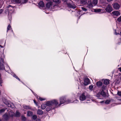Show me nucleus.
<instances>
[{
	"instance_id": "nucleus-25",
	"label": "nucleus",
	"mask_w": 121,
	"mask_h": 121,
	"mask_svg": "<svg viewBox=\"0 0 121 121\" xmlns=\"http://www.w3.org/2000/svg\"><path fill=\"white\" fill-rule=\"evenodd\" d=\"M98 0H93L92 1L93 4L94 5H96L97 4Z\"/></svg>"
},
{
	"instance_id": "nucleus-23",
	"label": "nucleus",
	"mask_w": 121,
	"mask_h": 121,
	"mask_svg": "<svg viewBox=\"0 0 121 121\" xmlns=\"http://www.w3.org/2000/svg\"><path fill=\"white\" fill-rule=\"evenodd\" d=\"M104 83L105 85H108L109 83V81L108 80L105 79L104 81Z\"/></svg>"
},
{
	"instance_id": "nucleus-31",
	"label": "nucleus",
	"mask_w": 121,
	"mask_h": 121,
	"mask_svg": "<svg viewBox=\"0 0 121 121\" xmlns=\"http://www.w3.org/2000/svg\"><path fill=\"white\" fill-rule=\"evenodd\" d=\"M13 76L16 78L18 80H19V81L21 82V80L19 79V78H18L17 77V76L15 74H14L13 75Z\"/></svg>"
},
{
	"instance_id": "nucleus-49",
	"label": "nucleus",
	"mask_w": 121,
	"mask_h": 121,
	"mask_svg": "<svg viewBox=\"0 0 121 121\" xmlns=\"http://www.w3.org/2000/svg\"><path fill=\"white\" fill-rule=\"evenodd\" d=\"M0 47L1 48H3V47L1 45H0Z\"/></svg>"
},
{
	"instance_id": "nucleus-18",
	"label": "nucleus",
	"mask_w": 121,
	"mask_h": 121,
	"mask_svg": "<svg viewBox=\"0 0 121 121\" xmlns=\"http://www.w3.org/2000/svg\"><path fill=\"white\" fill-rule=\"evenodd\" d=\"M3 117L6 120L9 118V116L7 113H5L3 116Z\"/></svg>"
},
{
	"instance_id": "nucleus-15",
	"label": "nucleus",
	"mask_w": 121,
	"mask_h": 121,
	"mask_svg": "<svg viewBox=\"0 0 121 121\" xmlns=\"http://www.w3.org/2000/svg\"><path fill=\"white\" fill-rule=\"evenodd\" d=\"M3 102L4 103V104L8 107H12V106L11 104L6 100L5 101H4Z\"/></svg>"
},
{
	"instance_id": "nucleus-24",
	"label": "nucleus",
	"mask_w": 121,
	"mask_h": 121,
	"mask_svg": "<svg viewBox=\"0 0 121 121\" xmlns=\"http://www.w3.org/2000/svg\"><path fill=\"white\" fill-rule=\"evenodd\" d=\"M100 94H101V96L102 95L103 97H105L106 96L105 93L103 90L102 91Z\"/></svg>"
},
{
	"instance_id": "nucleus-21",
	"label": "nucleus",
	"mask_w": 121,
	"mask_h": 121,
	"mask_svg": "<svg viewBox=\"0 0 121 121\" xmlns=\"http://www.w3.org/2000/svg\"><path fill=\"white\" fill-rule=\"evenodd\" d=\"M96 84L98 86H101L102 85V83L101 81H98L97 82Z\"/></svg>"
},
{
	"instance_id": "nucleus-42",
	"label": "nucleus",
	"mask_w": 121,
	"mask_h": 121,
	"mask_svg": "<svg viewBox=\"0 0 121 121\" xmlns=\"http://www.w3.org/2000/svg\"><path fill=\"white\" fill-rule=\"evenodd\" d=\"M115 34L116 35H121V32H120V33H117L116 32V31L115 32Z\"/></svg>"
},
{
	"instance_id": "nucleus-8",
	"label": "nucleus",
	"mask_w": 121,
	"mask_h": 121,
	"mask_svg": "<svg viewBox=\"0 0 121 121\" xmlns=\"http://www.w3.org/2000/svg\"><path fill=\"white\" fill-rule=\"evenodd\" d=\"M87 97L84 93L82 94L80 97V100L81 101L85 100L86 98Z\"/></svg>"
},
{
	"instance_id": "nucleus-29",
	"label": "nucleus",
	"mask_w": 121,
	"mask_h": 121,
	"mask_svg": "<svg viewBox=\"0 0 121 121\" xmlns=\"http://www.w3.org/2000/svg\"><path fill=\"white\" fill-rule=\"evenodd\" d=\"M37 116L35 115H33L32 116V119H33V120H35L37 119Z\"/></svg>"
},
{
	"instance_id": "nucleus-2",
	"label": "nucleus",
	"mask_w": 121,
	"mask_h": 121,
	"mask_svg": "<svg viewBox=\"0 0 121 121\" xmlns=\"http://www.w3.org/2000/svg\"><path fill=\"white\" fill-rule=\"evenodd\" d=\"M53 100H56L58 103V104L57 105V106L56 107H57L58 106H60L61 104H63L64 103H65L66 104H68L70 103H71L73 102L74 103H77L78 101L77 100H76L75 101H74L72 102L71 100H69V99L68 100H67L66 101L65 100V98L64 97H60V104H59V103L58 101L56 99H54Z\"/></svg>"
},
{
	"instance_id": "nucleus-52",
	"label": "nucleus",
	"mask_w": 121,
	"mask_h": 121,
	"mask_svg": "<svg viewBox=\"0 0 121 121\" xmlns=\"http://www.w3.org/2000/svg\"><path fill=\"white\" fill-rule=\"evenodd\" d=\"M120 79L121 80V76L120 77Z\"/></svg>"
},
{
	"instance_id": "nucleus-9",
	"label": "nucleus",
	"mask_w": 121,
	"mask_h": 121,
	"mask_svg": "<svg viewBox=\"0 0 121 121\" xmlns=\"http://www.w3.org/2000/svg\"><path fill=\"white\" fill-rule=\"evenodd\" d=\"M88 5L87 6V7L90 9H91L93 6V4L90 0H88Z\"/></svg>"
},
{
	"instance_id": "nucleus-30",
	"label": "nucleus",
	"mask_w": 121,
	"mask_h": 121,
	"mask_svg": "<svg viewBox=\"0 0 121 121\" xmlns=\"http://www.w3.org/2000/svg\"><path fill=\"white\" fill-rule=\"evenodd\" d=\"M111 102V100H106L105 102V104H110Z\"/></svg>"
},
{
	"instance_id": "nucleus-43",
	"label": "nucleus",
	"mask_w": 121,
	"mask_h": 121,
	"mask_svg": "<svg viewBox=\"0 0 121 121\" xmlns=\"http://www.w3.org/2000/svg\"><path fill=\"white\" fill-rule=\"evenodd\" d=\"M101 11L100 12V13H103L104 12V9H101Z\"/></svg>"
},
{
	"instance_id": "nucleus-48",
	"label": "nucleus",
	"mask_w": 121,
	"mask_h": 121,
	"mask_svg": "<svg viewBox=\"0 0 121 121\" xmlns=\"http://www.w3.org/2000/svg\"><path fill=\"white\" fill-rule=\"evenodd\" d=\"M109 2H110L112 1L113 0H107Z\"/></svg>"
},
{
	"instance_id": "nucleus-28",
	"label": "nucleus",
	"mask_w": 121,
	"mask_h": 121,
	"mask_svg": "<svg viewBox=\"0 0 121 121\" xmlns=\"http://www.w3.org/2000/svg\"><path fill=\"white\" fill-rule=\"evenodd\" d=\"M21 117L22 119L24 121H25L26 120V118L24 116L22 115Z\"/></svg>"
},
{
	"instance_id": "nucleus-19",
	"label": "nucleus",
	"mask_w": 121,
	"mask_h": 121,
	"mask_svg": "<svg viewBox=\"0 0 121 121\" xmlns=\"http://www.w3.org/2000/svg\"><path fill=\"white\" fill-rule=\"evenodd\" d=\"M9 116L12 117L14 116V113L12 111H10L9 112Z\"/></svg>"
},
{
	"instance_id": "nucleus-35",
	"label": "nucleus",
	"mask_w": 121,
	"mask_h": 121,
	"mask_svg": "<svg viewBox=\"0 0 121 121\" xmlns=\"http://www.w3.org/2000/svg\"><path fill=\"white\" fill-rule=\"evenodd\" d=\"M117 20L119 22H121V16L118 18Z\"/></svg>"
},
{
	"instance_id": "nucleus-4",
	"label": "nucleus",
	"mask_w": 121,
	"mask_h": 121,
	"mask_svg": "<svg viewBox=\"0 0 121 121\" xmlns=\"http://www.w3.org/2000/svg\"><path fill=\"white\" fill-rule=\"evenodd\" d=\"M52 2H50L47 3L46 4V7L48 8L49 9L51 7V8H55V9L57 7H58V5H54L53 6V8H52L51 7L52 6Z\"/></svg>"
},
{
	"instance_id": "nucleus-14",
	"label": "nucleus",
	"mask_w": 121,
	"mask_h": 121,
	"mask_svg": "<svg viewBox=\"0 0 121 121\" xmlns=\"http://www.w3.org/2000/svg\"><path fill=\"white\" fill-rule=\"evenodd\" d=\"M38 5L40 7H43L44 6V3L42 1H40L38 4Z\"/></svg>"
},
{
	"instance_id": "nucleus-5",
	"label": "nucleus",
	"mask_w": 121,
	"mask_h": 121,
	"mask_svg": "<svg viewBox=\"0 0 121 121\" xmlns=\"http://www.w3.org/2000/svg\"><path fill=\"white\" fill-rule=\"evenodd\" d=\"M106 11L110 13L112 10V8L110 5L109 4L107 5L105 9Z\"/></svg>"
},
{
	"instance_id": "nucleus-11",
	"label": "nucleus",
	"mask_w": 121,
	"mask_h": 121,
	"mask_svg": "<svg viewBox=\"0 0 121 121\" xmlns=\"http://www.w3.org/2000/svg\"><path fill=\"white\" fill-rule=\"evenodd\" d=\"M48 106H49L47 107L46 109V111H49L52 109H53L56 108L55 107L53 106L50 105Z\"/></svg>"
},
{
	"instance_id": "nucleus-46",
	"label": "nucleus",
	"mask_w": 121,
	"mask_h": 121,
	"mask_svg": "<svg viewBox=\"0 0 121 121\" xmlns=\"http://www.w3.org/2000/svg\"><path fill=\"white\" fill-rule=\"evenodd\" d=\"M36 121H40V119H37Z\"/></svg>"
},
{
	"instance_id": "nucleus-20",
	"label": "nucleus",
	"mask_w": 121,
	"mask_h": 121,
	"mask_svg": "<svg viewBox=\"0 0 121 121\" xmlns=\"http://www.w3.org/2000/svg\"><path fill=\"white\" fill-rule=\"evenodd\" d=\"M33 114L32 112L30 111H28L27 112V116H31Z\"/></svg>"
},
{
	"instance_id": "nucleus-44",
	"label": "nucleus",
	"mask_w": 121,
	"mask_h": 121,
	"mask_svg": "<svg viewBox=\"0 0 121 121\" xmlns=\"http://www.w3.org/2000/svg\"><path fill=\"white\" fill-rule=\"evenodd\" d=\"M3 10L2 9H0V14L1 13L3 12Z\"/></svg>"
},
{
	"instance_id": "nucleus-51",
	"label": "nucleus",
	"mask_w": 121,
	"mask_h": 121,
	"mask_svg": "<svg viewBox=\"0 0 121 121\" xmlns=\"http://www.w3.org/2000/svg\"><path fill=\"white\" fill-rule=\"evenodd\" d=\"M7 67H8V68H9V67L8 66H7Z\"/></svg>"
},
{
	"instance_id": "nucleus-16",
	"label": "nucleus",
	"mask_w": 121,
	"mask_h": 121,
	"mask_svg": "<svg viewBox=\"0 0 121 121\" xmlns=\"http://www.w3.org/2000/svg\"><path fill=\"white\" fill-rule=\"evenodd\" d=\"M20 113L17 110L16 111L15 113H14L15 116L18 117L20 116Z\"/></svg>"
},
{
	"instance_id": "nucleus-33",
	"label": "nucleus",
	"mask_w": 121,
	"mask_h": 121,
	"mask_svg": "<svg viewBox=\"0 0 121 121\" xmlns=\"http://www.w3.org/2000/svg\"><path fill=\"white\" fill-rule=\"evenodd\" d=\"M11 29V27L10 25H9L7 27V32H8V31L9 30Z\"/></svg>"
},
{
	"instance_id": "nucleus-45",
	"label": "nucleus",
	"mask_w": 121,
	"mask_h": 121,
	"mask_svg": "<svg viewBox=\"0 0 121 121\" xmlns=\"http://www.w3.org/2000/svg\"><path fill=\"white\" fill-rule=\"evenodd\" d=\"M118 69L119 71L121 72V67L118 68Z\"/></svg>"
},
{
	"instance_id": "nucleus-36",
	"label": "nucleus",
	"mask_w": 121,
	"mask_h": 121,
	"mask_svg": "<svg viewBox=\"0 0 121 121\" xmlns=\"http://www.w3.org/2000/svg\"><path fill=\"white\" fill-rule=\"evenodd\" d=\"M39 100H40V101H42L43 100H45V98H42L40 97H39Z\"/></svg>"
},
{
	"instance_id": "nucleus-53",
	"label": "nucleus",
	"mask_w": 121,
	"mask_h": 121,
	"mask_svg": "<svg viewBox=\"0 0 121 121\" xmlns=\"http://www.w3.org/2000/svg\"><path fill=\"white\" fill-rule=\"evenodd\" d=\"M0 121H1L0 120Z\"/></svg>"
},
{
	"instance_id": "nucleus-1",
	"label": "nucleus",
	"mask_w": 121,
	"mask_h": 121,
	"mask_svg": "<svg viewBox=\"0 0 121 121\" xmlns=\"http://www.w3.org/2000/svg\"><path fill=\"white\" fill-rule=\"evenodd\" d=\"M58 103L55 100H52L50 101H47L46 104H43L41 106V108L42 109H44L47 106L52 105L54 107H56Z\"/></svg>"
},
{
	"instance_id": "nucleus-27",
	"label": "nucleus",
	"mask_w": 121,
	"mask_h": 121,
	"mask_svg": "<svg viewBox=\"0 0 121 121\" xmlns=\"http://www.w3.org/2000/svg\"><path fill=\"white\" fill-rule=\"evenodd\" d=\"M53 2H54L59 4L60 3V1L59 0H53Z\"/></svg>"
},
{
	"instance_id": "nucleus-22",
	"label": "nucleus",
	"mask_w": 121,
	"mask_h": 121,
	"mask_svg": "<svg viewBox=\"0 0 121 121\" xmlns=\"http://www.w3.org/2000/svg\"><path fill=\"white\" fill-rule=\"evenodd\" d=\"M87 0H81V2L82 4H85L87 3Z\"/></svg>"
},
{
	"instance_id": "nucleus-39",
	"label": "nucleus",
	"mask_w": 121,
	"mask_h": 121,
	"mask_svg": "<svg viewBox=\"0 0 121 121\" xmlns=\"http://www.w3.org/2000/svg\"><path fill=\"white\" fill-rule=\"evenodd\" d=\"M93 87V86L92 85H90L89 86V88L90 90H92V89Z\"/></svg>"
},
{
	"instance_id": "nucleus-50",
	"label": "nucleus",
	"mask_w": 121,
	"mask_h": 121,
	"mask_svg": "<svg viewBox=\"0 0 121 121\" xmlns=\"http://www.w3.org/2000/svg\"><path fill=\"white\" fill-rule=\"evenodd\" d=\"M104 102V101H102L100 103H103Z\"/></svg>"
},
{
	"instance_id": "nucleus-26",
	"label": "nucleus",
	"mask_w": 121,
	"mask_h": 121,
	"mask_svg": "<svg viewBox=\"0 0 121 121\" xmlns=\"http://www.w3.org/2000/svg\"><path fill=\"white\" fill-rule=\"evenodd\" d=\"M94 10L95 12L97 13L100 12H100L101 11V9H95Z\"/></svg>"
},
{
	"instance_id": "nucleus-3",
	"label": "nucleus",
	"mask_w": 121,
	"mask_h": 121,
	"mask_svg": "<svg viewBox=\"0 0 121 121\" xmlns=\"http://www.w3.org/2000/svg\"><path fill=\"white\" fill-rule=\"evenodd\" d=\"M5 63L4 62V59L0 58V69L3 70L5 69L4 65Z\"/></svg>"
},
{
	"instance_id": "nucleus-6",
	"label": "nucleus",
	"mask_w": 121,
	"mask_h": 121,
	"mask_svg": "<svg viewBox=\"0 0 121 121\" xmlns=\"http://www.w3.org/2000/svg\"><path fill=\"white\" fill-rule=\"evenodd\" d=\"M8 9L6 10V11L8 12V15H9L10 13L11 14V13L12 12L13 10V7H12L10 5H9L7 7Z\"/></svg>"
},
{
	"instance_id": "nucleus-7",
	"label": "nucleus",
	"mask_w": 121,
	"mask_h": 121,
	"mask_svg": "<svg viewBox=\"0 0 121 121\" xmlns=\"http://www.w3.org/2000/svg\"><path fill=\"white\" fill-rule=\"evenodd\" d=\"M113 7L114 9L118 10L119 9L120 7V5L118 3H115L113 4Z\"/></svg>"
},
{
	"instance_id": "nucleus-32",
	"label": "nucleus",
	"mask_w": 121,
	"mask_h": 121,
	"mask_svg": "<svg viewBox=\"0 0 121 121\" xmlns=\"http://www.w3.org/2000/svg\"><path fill=\"white\" fill-rule=\"evenodd\" d=\"M96 96L98 97H100L101 96V94L100 92H99L96 95Z\"/></svg>"
},
{
	"instance_id": "nucleus-38",
	"label": "nucleus",
	"mask_w": 121,
	"mask_h": 121,
	"mask_svg": "<svg viewBox=\"0 0 121 121\" xmlns=\"http://www.w3.org/2000/svg\"><path fill=\"white\" fill-rule=\"evenodd\" d=\"M81 8L82 10L84 11H86L87 10V9L86 8L84 7H81Z\"/></svg>"
},
{
	"instance_id": "nucleus-13",
	"label": "nucleus",
	"mask_w": 121,
	"mask_h": 121,
	"mask_svg": "<svg viewBox=\"0 0 121 121\" xmlns=\"http://www.w3.org/2000/svg\"><path fill=\"white\" fill-rule=\"evenodd\" d=\"M23 108L25 109H32L31 108L29 105H23Z\"/></svg>"
},
{
	"instance_id": "nucleus-40",
	"label": "nucleus",
	"mask_w": 121,
	"mask_h": 121,
	"mask_svg": "<svg viewBox=\"0 0 121 121\" xmlns=\"http://www.w3.org/2000/svg\"><path fill=\"white\" fill-rule=\"evenodd\" d=\"M117 94L118 95L121 97V92L118 91Z\"/></svg>"
},
{
	"instance_id": "nucleus-54",
	"label": "nucleus",
	"mask_w": 121,
	"mask_h": 121,
	"mask_svg": "<svg viewBox=\"0 0 121 121\" xmlns=\"http://www.w3.org/2000/svg\"><path fill=\"white\" fill-rule=\"evenodd\" d=\"M120 100H121V99Z\"/></svg>"
},
{
	"instance_id": "nucleus-41",
	"label": "nucleus",
	"mask_w": 121,
	"mask_h": 121,
	"mask_svg": "<svg viewBox=\"0 0 121 121\" xmlns=\"http://www.w3.org/2000/svg\"><path fill=\"white\" fill-rule=\"evenodd\" d=\"M115 81L116 82V83L117 84H119L120 82V81L117 79Z\"/></svg>"
},
{
	"instance_id": "nucleus-34",
	"label": "nucleus",
	"mask_w": 121,
	"mask_h": 121,
	"mask_svg": "<svg viewBox=\"0 0 121 121\" xmlns=\"http://www.w3.org/2000/svg\"><path fill=\"white\" fill-rule=\"evenodd\" d=\"M5 109H3L0 110V114L4 112L5 110Z\"/></svg>"
},
{
	"instance_id": "nucleus-10",
	"label": "nucleus",
	"mask_w": 121,
	"mask_h": 121,
	"mask_svg": "<svg viewBox=\"0 0 121 121\" xmlns=\"http://www.w3.org/2000/svg\"><path fill=\"white\" fill-rule=\"evenodd\" d=\"M90 82L89 79L88 78H86L84 80V84L85 86L88 85Z\"/></svg>"
},
{
	"instance_id": "nucleus-12",
	"label": "nucleus",
	"mask_w": 121,
	"mask_h": 121,
	"mask_svg": "<svg viewBox=\"0 0 121 121\" xmlns=\"http://www.w3.org/2000/svg\"><path fill=\"white\" fill-rule=\"evenodd\" d=\"M112 14L117 16H118L120 15V12L118 11H113L112 12Z\"/></svg>"
},
{
	"instance_id": "nucleus-47",
	"label": "nucleus",
	"mask_w": 121,
	"mask_h": 121,
	"mask_svg": "<svg viewBox=\"0 0 121 121\" xmlns=\"http://www.w3.org/2000/svg\"><path fill=\"white\" fill-rule=\"evenodd\" d=\"M31 90V91H32V93H33V94H34L35 95H35H36V94H35V93H34V92L33 91H32V90Z\"/></svg>"
},
{
	"instance_id": "nucleus-37",
	"label": "nucleus",
	"mask_w": 121,
	"mask_h": 121,
	"mask_svg": "<svg viewBox=\"0 0 121 121\" xmlns=\"http://www.w3.org/2000/svg\"><path fill=\"white\" fill-rule=\"evenodd\" d=\"M15 2L17 3H19L20 2V0H13Z\"/></svg>"
},
{
	"instance_id": "nucleus-17",
	"label": "nucleus",
	"mask_w": 121,
	"mask_h": 121,
	"mask_svg": "<svg viewBox=\"0 0 121 121\" xmlns=\"http://www.w3.org/2000/svg\"><path fill=\"white\" fill-rule=\"evenodd\" d=\"M43 111L41 109H38L37 111V113L39 115H42L43 113Z\"/></svg>"
}]
</instances>
